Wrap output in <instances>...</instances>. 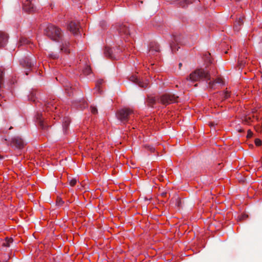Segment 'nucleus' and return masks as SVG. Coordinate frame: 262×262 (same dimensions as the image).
<instances>
[{
    "mask_svg": "<svg viewBox=\"0 0 262 262\" xmlns=\"http://www.w3.org/2000/svg\"><path fill=\"white\" fill-rule=\"evenodd\" d=\"M201 79L207 81L210 80V75L209 71L205 69H198L191 73L184 81L186 86H191L192 83L198 81Z\"/></svg>",
    "mask_w": 262,
    "mask_h": 262,
    "instance_id": "1",
    "label": "nucleus"
},
{
    "mask_svg": "<svg viewBox=\"0 0 262 262\" xmlns=\"http://www.w3.org/2000/svg\"><path fill=\"white\" fill-rule=\"evenodd\" d=\"M46 33L49 38L56 41L58 40L62 35L61 30L52 25H50L47 27Z\"/></svg>",
    "mask_w": 262,
    "mask_h": 262,
    "instance_id": "2",
    "label": "nucleus"
},
{
    "mask_svg": "<svg viewBox=\"0 0 262 262\" xmlns=\"http://www.w3.org/2000/svg\"><path fill=\"white\" fill-rule=\"evenodd\" d=\"M135 114V110L130 107H124L117 113V118L122 122H127L129 118Z\"/></svg>",
    "mask_w": 262,
    "mask_h": 262,
    "instance_id": "3",
    "label": "nucleus"
},
{
    "mask_svg": "<svg viewBox=\"0 0 262 262\" xmlns=\"http://www.w3.org/2000/svg\"><path fill=\"white\" fill-rule=\"evenodd\" d=\"M160 48L159 45L154 41H151L148 44V54L150 55H155L156 53L159 52Z\"/></svg>",
    "mask_w": 262,
    "mask_h": 262,
    "instance_id": "4",
    "label": "nucleus"
},
{
    "mask_svg": "<svg viewBox=\"0 0 262 262\" xmlns=\"http://www.w3.org/2000/svg\"><path fill=\"white\" fill-rule=\"evenodd\" d=\"M181 43V37L180 36H173L171 42L170 43V47L172 52H176V50H178V47L177 49H175V46L176 44L178 45Z\"/></svg>",
    "mask_w": 262,
    "mask_h": 262,
    "instance_id": "5",
    "label": "nucleus"
},
{
    "mask_svg": "<svg viewBox=\"0 0 262 262\" xmlns=\"http://www.w3.org/2000/svg\"><path fill=\"white\" fill-rule=\"evenodd\" d=\"M33 0H24L23 1V9L28 12H32L34 11L33 5L32 4Z\"/></svg>",
    "mask_w": 262,
    "mask_h": 262,
    "instance_id": "6",
    "label": "nucleus"
},
{
    "mask_svg": "<svg viewBox=\"0 0 262 262\" xmlns=\"http://www.w3.org/2000/svg\"><path fill=\"white\" fill-rule=\"evenodd\" d=\"M79 24L75 21H71L68 25L69 30L74 34H77L79 30Z\"/></svg>",
    "mask_w": 262,
    "mask_h": 262,
    "instance_id": "7",
    "label": "nucleus"
},
{
    "mask_svg": "<svg viewBox=\"0 0 262 262\" xmlns=\"http://www.w3.org/2000/svg\"><path fill=\"white\" fill-rule=\"evenodd\" d=\"M209 88L215 89L217 86H221L224 84L223 80L221 78H217L214 81H210L208 83Z\"/></svg>",
    "mask_w": 262,
    "mask_h": 262,
    "instance_id": "8",
    "label": "nucleus"
},
{
    "mask_svg": "<svg viewBox=\"0 0 262 262\" xmlns=\"http://www.w3.org/2000/svg\"><path fill=\"white\" fill-rule=\"evenodd\" d=\"M12 143L14 146L19 148H23L25 146L24 141L19 137H15L12 139Z\"/></svg>",
    "mask_w": 262,
    "mask_h": 262,
    "instance_id": "9",
    "label": "nucleus"
},
{
    "mask_svg": "<svg viewBox=\"0 0 262 262\" xmlns=\"http://www.w3.org/2000/svg\"><path fill=\"white\" fill-rule=\"evenodd\" d=\"M130 81L139 85L140 87H146V83L140 80L136 75H133L130 77Z\"/></svg>",
    "mask_w": 262,
    "mask_h": 262,
    "instance_id": "10",
    "label": "nucleus"
},
{
    "mask_svg": "<svg viewBox=\"0 0 262 262\" xmlns=\"http://www.w3.org/2000/svg\"><path fill=\"white\" fill-rule=\"evenodd\" d=\"M8 40L7 35L4 33H0V47L4 46Z\"/></svg>",
    "mask_w": 262,
    "mask_h": 262,
    "instance_id": "11",
    "label": "nucleus"
},
{
    "mask_svg": "<svg viewBox=\"0 0 262 262\" xmlns=\"http://www.w3.org/2000/svg\"><path fill=\"white\" fill-rule=\"evenodd\" d=\"M103 82V80L102 79L98 80L96 84V86L94 89V93H100L101 92V90L100 89V85H101Z\"/></svg>",
    "mask_w": 262,
    "mask_h": 262,
    "instance_id": "12",
    "label": "nucleus"
},
{
    "mask_svg": "<svg viewBox=\"0 0 262 262\" xmlns=\"http://www.w3.org/2000/svg\"><path fill=\"white\" fill-rule=\"evenodd\" d=\"M119 33L121 35L123 34L126 35L129 34L128 28L125 26H122L120 27L119 29Z\"/></svg>",
    "mask_w": 262,
    "mask_h": 262,
    "instance_id": "13",
    "label": "nucleus"
},
{
    "mask_svg": "<svg viewBox=\"0 0 262 262\" xmlns=\"http://www.w3.org/2000/svg\"><path fill=\"white\" fill-rule=\"evenodd\" d=\"M160 101V102L162 103L164 105H168L171 103H176L178 102V101H176V99H158Z\"/></svg>",
    "mask_w": 262,
    "mask_h": 262,
    "instance_id": "14",
    "label": "nucleus"
},
{
    "mask_svg": "<svg viewBox=\"0 0 262 262\" xmlns=\"http://www.w3.org/2000/svg\"><path fill=\"white\" fill-rule=\"evenodd\" d=\"M243 24V18L239 17L238 19L235 22L234 29L236 31H238L239 30V27Z\"/></svg>",
    "mask_w": 262,
    "mask_h": 262,
    "instance_id": "15",
    "label": "nucleus"
},
{
    "mask_svg": "<svg viewBox=\"0 0 262 262\" xmlns=\"http://www.w3.org/2000/svg\"><path fill=\"white\" fill-rule=\"evenodd\" d=\"M154 152L155 154L153 156H152L150 158V159L152 161H154L157 158V156L158 155L157 152H155V148L154 147H151L150 146H148V152Z\"/></svg>",
    "mask_w": 262,
    "mask_h": 262,
    "instance_id": "16",
    "label": "nucleus"
},
{
    "mask_svg": "<svg viewBox=\"0 0 262 262\" xmlns=\"http://www.w3.org/2000/svg\"><path fill=\"white\" fill-rule=\"evenodd\" d=\"M13 242V239L12 238L7 237L5 238V240L3 242L2 246L3 247H9L11 243Z\"/></svg>",
    "mask_w": 262,
    "mask_h": 262,
    "instance_id": "17",
    "label": "nucleus"
},
{
    "mask_svg": "<svg viewBox=\"0 0 262 262\" xmlns=\"http://www.w3.org/2000/svg\"><path fill=\"white\" fill-rule=\"evenodd\" d=\"M70 123V120L69 118H66L64 119V122L63 123V129L66 130L68 129V127Z\"/></svg>",
    "mask_w": 262,
    "mask_h": 262,
    "instance_id": "18",
    "label": "nucleus"
},
{
    "mask_svg": "<svg viewBox=\"0 0 262 262\" xmlns=\"http://www.w3.org/2000/svg\"><path fill=\"white\" fill-rule=\"evenodd\" d=\"M112 49L109 48H105L104 50V54L106 56L110 57V58H113L112 56Z\"/></svg>",
    "mask_w": 262,
    "mask_h": 262,
    "instance_id": "19",
    "label": "nucleus"
},
{
    "mask_svg": "<svg viewBox=\"0 0 262 262\" xmlns=\"http://www.w3.org/2000/svg\"><path fill=\"white\" fill-rule=\"evenodd\" d=\"M19 42L21 45H27L30 43V40L28 38L21 37L20 39Z\"/></svg>",
    "mask_w": 262,
    "mask_h": 262,
    "instance_id": "20",
    "label": "nucleus"
},
{
    "mask_svg": "<svg viewBox=\"0 0 262 262\" xmlns=\"http://www.w3.org/2000/svg\"><path fill=\"white\" fill-rule=\"evenodd\" d=\"M193 2V0H184V1L181 2V6L182 7H185L189 4L192 3Z\"/></svg>",
    "mask_w": 262,
    "mask_h": 262,
    "instance_id": "21",
    "label": "nucleus"
},
{
    "mask_svg": "<svg viewBox=\"0 0 262 262\" xmlns=\"http://www.w3.org/2000/svg\"><path fill=\"white\" fill-rule=\"evenodd\" d=\"M91 72V69L90 66H87L83 70V73L85 75H89Z\"/></svg>",
    "mask_w": 262,
    "mask_h": 262,
    "instance_id": "22",
    "label": "nucleus"
},
{
    "mask_svg": "<svg viewBox=\"0 0 262 262\" xmlns=\"http://www.w3.org/2000/svg\"><path fill=\"white\" fill-rule=\"evenodd\" d=\"M38 95H37V93L36 91H32L31 93H30V96L29 97L31 98H33L34 97H37Z\"/></svg>",
    "mask_w": 262,
    "mask_h": 262,
    "instance_id": "23",
    "label": "nucleus"
},
{
    "mask_svg": "<svg viewBox=\"0 0 262 262\" xmlns=\"http://www.w3.org/2000/svg\"><path fill=\"white\" fill-rule=\"evenodd\" d=\"M77 183V180L76 179H73L72 180H70V185L71 186H74L75 185V184H76Z\"/></svg>",
    "mask_w": 262,
    "mask_h": 262,
    "instance_id": "24",
    "label": "nucleus"
},
{
    "mask_svg": "<svg viewBox=\"0 0 262 262\" xmlns=\"http://www.w3.org/2000/svg\"><path fill=\"white\" fill-rule=\"evenodd\" d=\"M244 121L246 123H249L250 122L252 121V118L251 117H246L245 119H244Z\"/></svg>",
    "mask_w": 262,
    "mask_h": 262,
    "instance_id": "25",
    "label": "nucleus"
},
{
    "mask_svg": "<svg viewBox=\"0 0 262 262\" xmlns=\"http://www.w3.org/2000/svg\"><path fill=\"white\" fill-rule=\"evenodd\" d=\"M254 142L256 146H260L261 144V141L259 139H255Z\"/></svg>",
    "mask_w": 262,
    "mask_h": 262,
    "instance_id": "26",
    "label": "nucleus"
},
{
    "mask_svg": "<svg viewBox=\"0 0 262 262\" xmlns=\"http://www.w3.org/2000/svg\"><path fill=\"white\" fill-rule=\"evenodd\" d=\"M233 97V96H232V94H231V93L228 91H226L225 93V98H227L228 97Z\"/></svg>",
    "mask_w": 262,
    "mask_h": 262,
    "instance_id": "27",
    "label": "nucleus"
},
{
    "mask_svg": "<svg viewBox=\"0 0 262 262\" xmlns=\"http://www.w3.org/2000/svg\"><path fill=\"white\" fill-rule=\"evenodd\" d=\"M56 203L58 205L60 206V205H62V204L63 203V202L61 198H57V201H56Z\"/></svg>",
    "mask_w": 262,
    "mask_h": 262,
    "instance_id": "28",
    "label": "nucleus"
},
{
    "mask_svg": "<svg viewBox=\"0 0 262 262\" xmlns=\"http://www.w3.org/2000/svg\"><path fill=\"white\" fill-rule=\"evenodd\" d=\"M91 112L93 114H96L97 113V110L96 107H95V106H91Z\"/></svg>",
    "mask_w": 262,
    "mask_h": 262,
    "instance_id": "29",
    "label": "nucleus"
},
{
    "mask_svg": "<svg viewBox=\"0 0 262 262\" xmlns=\"http://www.w3.org/2000/svg\"><path fill=\"white\" fill-rule=\"evenodd\" d=\"M252 135L253 133L251 132V130L249 129L247 133V138H250L251 137H252Z\"/></svg>",
    "mask_w": 262,
    "mask_h": 262,
    "instance_id": "30",
    "label": "nucleus"
},
{
    "mask_svg": "<svg viewBox=\"0 0 262 262\" xmlns=\"http://www.w3.org/2000/svg\"><path fill=\"white\" fill-rule=\"evenodd\" d=\"M163 98H165V99H167V98H179V97L178 96H176V97H171V96L169 94L168 95H166L164 97H163Z\"/></svg>",
    "mask_w": 262,
    "mask_h": 262,
    "instance_id": "31",
    "label": "nucleus"
},
{
    "mask_svg": "<svg viewBox=\"0 0 262 262\" xmlns=\"http://www.w3.org/2000/svg\"><path fill=\"white\" fill-rule=\"evenodd\" d=\"M176 201H177V205H178V206H180V204H181V202L179 200V199L178 198L176 199Z\"/></svg>",
    "mask_w": 262,
    "mask_h": 262,
    "instance_id": "32",
    "label": "nucleus"
},
{
    "mask_svg": "<svg viewBox=\"0 0 262 262\" xmlns=\"http://www.w3.org/2000/svg\"><path fill=\"white\" fill-rule=\"evenodd\" d=\"M155 172H156L155 170L152 169L150 171V174L152 176H154Z\"/></svg>",
    "mask_w": 262,
    "mask_h": 262,
    "instance_id": "33",
    "label": "nucleus"
},
{
    "mask_svg": "<svg viewBox=\"0 0 262 262\" xmlns=\"http://www.w3.org/2000/svg\"><path fill=\"white\" fill-rule=\"evenodd\" d=\"M246 62H243V61H241V62H239V64L240 66H243L245 64Z\"/></svg>",
    "mask_w": 262,
    "mask_h": 262,
    "instance_id": "34",
    "label": "nucleus"
},
{
    "mask_svg": "<svg viewBox=\"0 0 262 262\" xmlns=\"http://www.w3.org/2000/svg\"><path fill=\"white\" fill-rule=\"evenodd\" d=\"M182 63H180L179 64V68H180V69L181 68V67H182Z\"/></svg>",
    "mask_w": 262,
    "mask_h": 262,
    "instance_id": "35",
    "label": "nucleus"
},
{
    "mask_svg": "<svg viewBox=\"0 0 262 262\" xmlns=\"http://www.w3.org/2000/svg\"><path fill=\"white\" fill-rule=\"evenodd\" d=\"M243 131V130L242 129H239V132H242Z\"/></svg>",
    "mask_w": 262,
    "mask_h": 262,
    "instance_id": "36",
    "label": "nucleus"
},
{
    "mask_svg": "<svg viewBox=\"0 0 262 262\" xmlns=\"http://www.w3.org/2000/svg\"><path fill=\"white\" fill-rule=\"evenodd\" d=\"M197 85H198V84H195L194 85V86H197Z\"/></svg>",
    "mask_w": 262,
    "mask_h": 262,
    "instance_id": "37",
    "label": "nucleus"
}]
</instances>
